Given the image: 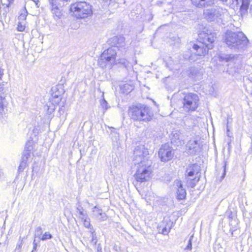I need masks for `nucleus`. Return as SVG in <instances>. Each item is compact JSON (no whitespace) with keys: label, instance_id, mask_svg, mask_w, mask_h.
Returning a JSON list of instances; mask_svg holds the SVG:
<instances>
[{"label":"nucleus","instance_id":"nucleus-1","mask_svg":"<svg viewBox=\"0 0 252 252\" xmlns=\"http://www.w3.org/2000/svg\"><path fill=\"white\" fill-rule=\"evenodd\" d=\"M128 114L134 121L149 122L153 118L154 113L151 108L142 104L133 105L129 107Z\"/></svg>","mask_w":252,"mask_h":252},{"label":"nucleus","instance_id":"nucleus-2","mask_svg":"<svg viewBox=\"0 0 252 252\" xmlns=\"http://www.w3.org/2000/svg\"><path fill=\"white\" fill-rule=\"evenodd\" d=\"M137 165V170L134 175L135 182L143 183L148 181L152 177V161L151 160H144Z\"/></svg>","mask_w":252,"mask_h":252},{"label":"nucleus","instance_id":"nucleus-3","mask_svg":"<svg viewBox=\"0 0 252 252\" xmlns=\"http://www.w3.org/2000/svg\"><path fill=\"white\" fill-rule=\"evenodd\" d=\"M224 40L228 46L232 47L247 46L249 40L242 32H235L227 31L225 33Z\"/></svg>","mask_w":252,"mask_h":252},{"label":"nucleus","instance_id":"nucleus-4","mask_svg":"<svg viewBox=\"0 0 252 252\" xmlns=\"http://www.w3.org/2000/svg\"><path fill=\"white\" fill-rule=\"evenodd\" d=\"M70 10L77 18H85L93 14L92 6L85 1H79L72 4Z\"/></svg>","mask_w":252,"mask_h":252},{"label":"nucleus","instance_id":"nucleus-5","mask_svg":"<svg viewBox=\"0 0 252 252\" xmlns=\"http://www.w3.org/2000/svg\"><path fill=\"white\" fill-rule=\"evenodd\" d=\"M116 51L113 48H107L101 54L98 64L101 68H111L112 64L115 62Z\"/></svg>","mask_w":252,"mask_h":252},{"label":"nucleus","instance_id":"nucleus-6","mask_svg":"<svg viewBox=\"0 0 252 252\" xmlns=\"http://www.w3.org/2000/svg\"><path fill=\"white\" fill-rule=\"evenodd\" d=\"M199 98L194 93H189L185 95L183 99V108L187 112L195 111L198 106Z\"/></svg>","mask_w":252,"mask_h":252},{"label":"nucleus","instance_id":"nucleus-7","mask_svg":"<svg viewBox=\"0 0 252 252\" xmlns=\"http://www.w3.org/2000/svg\"><path fill=\"white\" fill-rule=\"evenodd\" d=\"M226 12L225 9H223L220 7H217L206 9L204 11V14L207 20L219 22L221 20L223 15Z\"/></svg>","mask_w":252,"mask_h":252},{"label":"nucleus","instance_id":"nucleus-8","mask_svg":"<svg viewBox=\"0 0 252 252\" xmlns=\"http://www.w3.org/2000/svg\"><path fill=\"white\" fill-rule=\"evenodd\" d=\"M148 151L143 145H139L135 148L133 152V161L134 164L139 163L144 160H149L148 159Z\"/></svg>","mask_w":252,"mask_h":252},{"label":"nucleus","instance_id":"nucleus-9","mask_svg":"<svg viewBox=\"0 0 252 252\" xmlns=\"http://www.w3.org/2000/svg\"><path fill=\"white\" fill-rule=\"evenodd\" d=\"M174 156L173 149L168 144L162 145L158 151V156L162 161L166 162L172 158Z\"/></svg>","mask_w":252,"mask_h":252},{"label":"nucleus","instance_id":"nucleus-10","mask_svg":"<svg viewBox=\"0 0 252 252\" xmlns=\"http://www.w3.org/2000/svg\"><path fill=\"white\" fill-rule=\"evenodd\" d=\"M186 152L189 155L196 154L200 150L198 140L196 138L190 139L186 144Z\"/></svg>","mask_w":252,"mask_h":252},{"label":"nucleus","instance_id":"nucleus-11","mask_svg":"<svg viewBox=\"0 0 252 252\" xmlns=\"http://www.w3.org/2000/svg\"><path fill=\"white\" fill-rule=\"evenodd\" d=\"M51 6V11L52 15L55 20L61 18L63 15L62 10L59 8L60 5L58 0H48Z\"/></svg>","mask_w":252,"mask_h":252},{"label":"nucleus","instance_id":"nucleus-12","mask_svg":"<svg viewBox=\"0 0 252 252\" xmlns=\"http://www.w3.org/2000/svg\"><path fill=\"white\" fill-rule=\"evenodd\" d=\"M191 53L189 57V60L190 62H195L198 60L200 57L204 56L210 48H192Z\"/></svg>","mask_w":252,"mask_h":252},{"label":"nucleus","instance_id":"nucleus-13","mask_svg":"<svg viewBox=\"0 0 252 252\" xmlns=\"http://www.w3.org/2000/svg\"><path fill=\"white\" fill-rule=\"evenodd\" d=\"M198 39L200 42H201L206 47H208L210 44L215 41V37L212 34H209L204 32H201L198 34Z\"/></svg>","mask_w":252,"mask_h":252},{"label":"nucleus","instance_id":"nucleus-14","mask_svg":"<svg viewBox=\"0 0 252 252\" xmlns=\"http://www.w3.org/2000/svg\"><path fill=\"white\" fill-rule=\"evenodd\" d=\"M200 166L197 164H189L186 169V175L187 177H192L195 176H200Z\"/></svg>","mask_w":252,"mask_h":252},{"label":"nucleus","instance_id":"nucleus-15","mask_svg":"<svg viewBox=\"0 0 252 252\" xmlns=\"http://www.w3.org/2000/svg\"><path fill=\"white\" fill-rule=\"evenodd\" d=\"M172 137L171 142L177 146L182 145L184 144L183 133L180 130H175L172 133Z\"/></svg>","mask_w":252,"mask_h":252},{"label":"nucleus","instance_id":"nucleus-16","mask_svg":"<svg viewBox=\"0 0 252 252\" xmlns=\"http://www.w3.org/2000/svg\"><path fill=\"white\" fill-rule=\"evenodd\" d=\"M174 186L177 188V197L179 200L185 199L186 196V189L183 188V185L180 180H176L174 182Z\"/></svg>","mask_w":252,"mask_h":252},{"label":"nucleus","instance_id":"nucleus-17","mask_svg":"<svg viewBox=\"0 0 252 252\" xmlns=\"http://www.w3.org/2000/svg\"><path fill=\"white\" fill-rule=\"evenodd\" d=\"M125 38L122 35H118L114 36L108 40V44L111 46V47H119L123 46V43H124Z\"/></svg>","mask_w":252,"mask_h":252},{"label":"nucleus","instance_id":"nucleus-18","mask_svg":"<svg viewBox=\"0 0 252 252\" xmlns=\"http://www.w3.org/2000/svg\"><path fill=\"white\" fill-rule=\"evenodd\" d=\"M172 223L169 221L166 222L165 221H163L158 227V231L164 235L168 234L171 229Z\"/></svg>","mask_w":252,"mask_h":252},{"label":"nucleus","instance_id":"nucleus-19","mask_svg":"<svg viewBox=\"0 0 252 252\" xmlns=\"http://www.w3.org/2000/svg\"><path fill=\"white\" fill-rule=\"evenodd\" d=\"M189 76L193 80L196 81L201 78L202 73L198 68L195 67H191L189 70Z\"/></svg>","mask_w":252,"mask_h":252},{"label":"nucleus","instance_id":"nucleus-20","mask_svg":"<svg viewBox=\"0 0 252 252\" xmlns=\"http://www.w3.org/2000/svg\"><path fill=\"white\" fill-rule=\"evenodd\" d=\"M184 127L186 131H190L192 130L195 127L194 121L190 117H186L184 119Z\"/></svg>","mask_w":252,"mask_h":252},{"label":"nucleus","instance_id":"nucleus-21","mask_svg":"<svg viewBox=\"0 0 252 252\" xmlns=\"http://www.w3.org/2000/svg\"><path fill=\"white\" fill-rule=\"evenodd\" d=\"M192 3L198 7L211 5L213 4V0H191Z\"/></svg>","mask_w":252,"mask_h":252},{"label":"nucleus","instance_id":"nucleus-22","mask_svg":"<svg viewBox=\"0 0 252 252\" xmlns=\"http://www.w3.org/2000/svg\"><path fill=\"white\" fill-rule=\"evenodd\" d=\"M200 176H195L193 178L188 177L187 180V185L188 187L193 188L198 182Z\"/></svg>","mask_w":252,"mask_h":252},{"label":"nucleus","instance_id":"nucleus-23","mask_svg":"<svg viewBox=\"0 0 252 252\" xmlns=\"http://www.w3.org/2000/svg\"><path fill=\"white\" fill-rule=\"evenodd\" d=\"M6 105V101L5 97L0 95V116L4 113V107Z\"/></svg>","mask_w":252,"mask_h":252},{"label":"nucleus","instance_id":"nucleus-24","mask_svg":"<svg viewBox=\"0 0 252 252\" xmlns=\"http://www.w3.org/2000/svg\"><path fill=\"white\" fill-rule=\"evenodd\" d=\"M217 57L220 62L225 61L226 62H228L232 60L234 57L231 55L220 54Z\"/></svg>","mask_w":252,"mask_h":252},{"label":"nucleus","instance_id":"nucleus-25","mask_svg":"<svg viewBox=\"0 0 252 252\" xmlns=\"http://www.w3.org/2000/svg\"><path fill=\"white\" fill-rule=\"evenodd\" d=\"M77 212L79 214V217L81 219H85V218L87 217L86 214L85 212H84L83 208L81 206H79L77 208Z\"/></svg>","mask_w":252,"mask_h":252},{"label":"nucleus","instance_id":"nucleus-26","mask_svg":"<svg viewBox=\"0 0 252 252\" xmlns=\"http://www.w3.org/2000/svg\"><path fill=\"white\" fill-rule=\"evenodd\" d=\"M27 160H23V159H22L21 162L18 168L19 172H23L25 168L27 166Z\"/></svg>","mask_w":252,"mask_h":252},{"label":"nucleus","instance_id":"nucleus-27","mask_svg":"<svg viewBox=\"0 0 252 252\" xmlns=\"http://www.w3.org/2000/svg\"><path fill=\"white\" fill-rule=\"evenodd\" d=\"M96 218L99 220L100 221H104L107 220V217L105 213L102 212V211L99 215L96 217Z\"/></svg>","mask_w":252,"mask_h":252},{"label":"nucleus","instance_id":"nucleus-28","mask_svg":"<svg viewBox=\"0 0 252 252\" xmlns=\"http://www.w3.org/2000/svg\"><path fill=\"white\" fill-rule=\"evenodd\" d=\"M52 237V235L49 232H46L42 235L40 239L42 241H45L51 239Z\"/></svg>","mask_w":252,"mask_h":252},{"label":"nucleus","instance_id":"nucleus-29","mask_svg":"<svg viewBox=\"0 0 252 252\" xmlns=\"http://www.w3.org/2000/svg\"><path fill=\"white\" fill-rule=\"evenodd\" d=\"M42 233V228L40 226H38L36 228L35 230V236L40 239Z\"/></svg>","mask_w":252,"mask_h":252},{"label":"nucleus","instance_id":"nucleus-30","mask_svg":"<svg viewBox=\"0 0 252 252\" xmlns=\"http://www.w3.org/2000/svg\"><path fill=\"white\" fill-rule=\"evenodd\" d=\"M25 24L22 21H19L18 24L17 30L19 31L23 32L25 30Z\"/></svg>","mask_w":252,"mask_h":252},{"label":"nucleus","instance_id":"nucleus-31","mask_svg":"<svg viewBox=\"0 0 252 252\" xmlns=\"http://www.w3.org/2000/svg\"><path fill=\"white\" fill-rule=\"evenodd\" d=\"M31 153L32 152L24 151L22 159H23V160H27L28 158L31 157Z\"/></svg>","mask_w":252,"mask_h":252},{"label":"nucleus","instance_id":"nucleus-32","mask_svg":"<svg viewBox=\"0 0 252 252\" xmlns=\"http://www.w3.org/2000/svg\"><path fill=\"white\" fill-rule=\"evenodd\" d=\"M32 143L28 141L26 143L24 151L32 152Z\"/></svg>","mask_w":252,"mask_h":252},{"label":"nucleus","instance_id":"nucleus-33","mask_svg":"<svg viewBox=\"0 0 252 252\" xmlns=\"http://www.w3.org/2000/svg\"><path fill=\"white\" fill-rule=\"evenodd\" d=\"M193 238V236H191L189 239L188 241V245L187 247L185 248V250H191L192 249V239Z\"/></svg>","mask_w":252,"mask_h":252},{"label":"nucleus","instance_id":"nucleus-34","mask_svg":"<svg viewBox=\"0 0 252 252\" xmlns=\"http://www.w3.org/2000/svg\"><path fill=\"white\" fill-rule=\"evenodd\" d=\"M23 245V238H21V237H20L19 242L16 246L15 251H18V252H20V250L22 248Z\"/></svg>","mask_w":252,"mask_h":252},{"label":"nucleus","instance_id":"nucleus-35","mask_svg":"<svg viewBox=\"0 0 252 252\" xmlns=\"http://www.w3.org/2000/svg\"><path fill=\"white\" fill-rule=\"evenodd\" d=\"M91 231L92 233V242L93 243L94 245H96L97 242L96 234L93 229H92Z\"/></svg>","mask_w":252,"mask_h":252},{"label":"nucleus","instance_id":"nucleus-36","mask_svg":"<svg viewBox=\"0 0 252 252\" xmlns=\"http://www.w3.org/2000/svg\"><path fill=\"white\" fill-rule=\"evenodd\" d=\"M102 211V210L101 209H99L96 206L93 209V212L96 218L98 216V215H99V213H100Z\"/></svg>","mask_w":252,"mask_h":252},{"label":"nucleus","instance_id":"nucleus-37","mask_svg":"<svg viewBox=\"0 0 252 252\" xmlns=\"http://www.w3.org/2000/svg\"><path fill=\"white\" fill-rule=\"evenodd\" d=\"M82 220H84V225L86 227L90 228L91 227L90 221L89 219H88L87 217L85 218V219Z\"/></svg>","mask_w":252,"mask_h":252},{"label":"nucleus","instance_id":"nucleus-38","mask_svg":"<svg viewBox=\"0 0 252 252\" xmlns=\"http://www.w3.org/2000/svg\"><path fill=\"white\" fill-rule=\"evenodd\" d=\"M100 104H101V106H102V107L105 110H106L108 109V103L104 99H102L101 100Z\"/></svg>","mask_w":252,"mask_h":252},{"label":"nucleus","instance_id":"nucleus-39","mask_svg":"<svg viewBox=\"0 0 252 252\" xmlns=\"http://www.w3.org/2000/svg\"><path fill=\"white\" fill-rule=\"evenodd\" d=\"M61 100V97L59 95H57L56 99H52V101L53 103L55 104H58Z\"/></svg>","mask_w":252,"mask_h":252},{"label":"nucleus","instance_id":"nucleus-40","mask_svg":"<svg viewBox=\"0 0 252 252\" xmlns=\"http://www.w3.org/2000/svg\"><path fill=\"white\" fill-rule=\"evenodd\" d=\"M226 164H227V162L224 160V165L223 166V171L222 174V175L221 176V179H223L224 178L225 176Z\"/></svg>","mask_w":252,"mask_h":252},{"label":"nucleus","instance_id":"nucleus-41","mask_svg":"<svg viewBox=\"0 0 252 252\" xmlns=\"http://www.w3.org/2000/svg\"><path fill=\"white\" fill-rule=\"evenodd\" d=\"M1 2L3 5H5L8 7L10 3V0H1Z\"/></svg>","mask_w":252,"mask_h":252},{"label":"nucleus","instance_id":"nucleus-42","mask_svg":"<svg viewBox=\"0 0 252 252\" xmlns=\"http://www.w3.org/2000/svg\"><path fill=\"white\" fill-rule=\"evenodd\" d=\"M27 15L25 14H21L18 17V20L19 21H25L26 19Z\"/></svg>","mask_w":252,"mask_h":252},{"label":"nucleus","instance_id":"nucleus-43","mask_svg":"<svg viewBox=\"0 0 252 252\" xmlns=\"http://www.w3.org/2000/svg\"><path fill=\"white\" fill-rule=\"evenodd\" d=\"M37 248V243L35 242V240L34 239L33 242V249L32 252H34L36 250Z\"/></svg>","mask_w":252,"mask_h":252},{"label":"nucleus","instance_id":"nucleus-44","mask_svg":"<svg viewBox=\"0 0 252 252\" xmlns=\"http://www.w3.org/2000/svg\"><path fill=\"white\" fill-rule=\"evenodd\" d=\"M120 63L123 64L125 67H127L128 64V62L126 60H122Z\"/></svg>","mask_w":252,"mask_h":252},{"label":"nucleus","instance_id":"nucleus-45","mask_svg":"<svg viewBox=\"0 0 252 252\" xmlns=\"http://www.w3.org/2000/svg\"><path fill=\"white\" fill-rule=\"evenodd\" d=\"M3 75V69L1 68V67L0 66V78Z\"/></svg>","mask_w":252,"mask_h":252},{"label":"nucleus","instance_id":"nucleus-46","mask_svg":"<svg viewBox=\"0 0 252 252\" xmlns=\"http://www.w3.org/2000/svg\"><path fill=\"white\" fill-rule=\"evenodd\" d=\"M103 1L106 3L105 5L107 6L109 5L110 3V0H103Z\"/></svg>","mask_w":252,"mask_h":252},{"label":"nucleus","instance_id":"nucleus-47","mask_svg":"<svg viewBox=\"0 0 252 252\" xmlns=\"http://www.w3.org/2000/svg\"><path fill=\"white\" fill-rule=\"evenodd\" d=\"M57 95H58V94H55L53 95V98L52 99H56Z\"/></svg>","mask_w":252,"mask_h":252},{"label":"nucleus","instance_id":"nucleus-48","mask_svg":"<svg viewBox=\"0 0 252 252\" xmlns=\"http://www.w3.org/2000/svg\"><path fill=\"white\" fill-rule=\"evenodd\" d=\"M193 47L198 48V47H200L199 45H198L197 44H194L193 45Z\"/></svg>","mask_w":252,"mask_h":252},{"label":"nucleus","instance_id":"nucleus-49","mask_svg":"<svg viewBox=\"0 0 252 252\" xmlns=\"http://www.w3.org/2000/svg\"><path fill=\"white\" fill-rule=\"evenodd\" d=\"M230 231L231 232V235L233 236V232H234V230H232V229H230Z\"/></svg>","mask_w":252,"mask_h":252},{"label":"nucleus","instance_id":"nucleus-50","mask_svg":"<svg viewBox=\"0 0 252 252\" xmlns=\"http://www.w3.org/2000/svg\"><path fill=\"white\" fill-rule=\"evenodd\" d=\"M250 12L252 14V4L251 5L250 7Z\"/></svg>","mask_w":252,"mask_h":252},{"label":"nucleus","instance_id":"nucleus-51","mask_svg":"<svg viewBox=\"0 0 252 252\" xmlns=\"http://www.w3.org/2000/svg\"><path fill=\"white\" fill-rule=\"evenodd\" d=\"M97 252H101V249H100V250L98 249V248L97 249Z\"/></svg>","mask_w":252,"mask_h":252}]
</instances>
